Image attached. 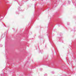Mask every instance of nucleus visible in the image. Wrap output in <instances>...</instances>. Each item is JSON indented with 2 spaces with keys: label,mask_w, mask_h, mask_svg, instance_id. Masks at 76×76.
<instances>
[{
  "label": "nucleus",
  "mask_w": 76,
  "mask_h": 76,
  "mask_svg": "<svg viewBox=\"0 0 76 76\" xmlns=\"http://www.w3.org/2000/svg\"><path fill=\"white\" fill-rule=\"evenodd\" d=\"M57 39H60V37H57Z\"/></svg>",
  "instance_id": "6"
},
{
  "label": "nucleus",
  "mask_w": 76,
  "mask_h": 76,
  "mask_svg": "<svg viewBox=\"0 0 76 76\" xmlns=\"http://www.w3.org/2000/svg\"><path fill=\"white\" fill-rule=\"evenodd\" d=\"M1 76H8L6 74H5L3 73L1 74Z\"/></svg>",
  "instance_id": "1"
},
{
  "label": "nucleus",
  "mask_w": 76,
  "mask_h": 76,
  "mask_svg": "<svg viewBox=\"0 0 76 76\" xmlns=\"http://www.w3.org/2000/svg\"><path fill=\"white\" fill-rule=\"evenodd\" d=\"M41 52V50H40V52Z\"/></svg>",
  "instance_id": "9"
},
{
  "label": "nucleus",
  "mask_w": 76,
  "mask_h": 76,
  "mask_svg": "<svg viewBox=\"0 0 76 76\" xmlns=\"http://www.w3.org/2000/svg\"><path fill=\"white\" fill-rule=\"evenodd\" d=\"M72 3H73V2H72Z\"/></svg>",
  "instance_id": "10"
},
{
  "label": "nucleus",
  "mask_w": 76,
  "mask_h": 76,
  "mask_svg": "<svg viewBox=\"0 0 76 76\" xmlns=\"http://www.w3.org/2000/svg\"><path fill=\"white\" fill-rule=\"evenodd\" d=\"M18 10H20V9H19V8H18Z\"/></svg>",
  "instance_id": "8"
},
{
  "label": "nucleus",
  "mask_w": 76,
  "mask_h": 76,
  "mask_svg": "<svg viewBox=\"0 0 76 76\" xmlns=\"http://www.w3.org/2000/svg\"><path fill=\"white\" fill-rule=\"evenodd\" d=\"M67 25H69V23H67Z\"/></svg>",
  "instance_id": "7"
},
{
  "label": "nucleus",
  "mask_w": 76,
  "mask_h": 76,
  "mask_svg": "<svg viewBox=\"0 0 76 76\" xmlns=\"http://www.w3.org/2000/svg\"><path fill=\"white\" fill-rule=\"evenodd\" d=\"M68 2V4H70V1H69Z\"/></svg>",
  "instance_id": "4"
},
{
  "label": "nucleus",
  "mask_w": 76,
  "mask_h": 76,
  "mask_svg": "<svg viewBox=\"0 0 76 76\" xmlns=\"http://www.w3.org/2000/svg\"><path fill=\"white\" fill-rule=\"evenodd\" d=\"M56 54H57V53H56Z\"/></svg>",
  "instance_id": "11"
},
{
  "label": "nucleus",
  "mask_w": 76,
  "mask_h": 76,
  "mask_svg": "<svg viewBox=\"0 0 76 76\" xmlns=\"http://www.w3.org/2000/svg\"><path fill=\"white\" fill-rule=\"evenodd\" d=\"M18 3L19 4V5L20 6H22V4H21V3L20 2L19 3V2H18Z\"/></svg>",
  "instance_id": "2"
},
{
  "label": "nucleus",
  "mask_w": 76,
  "mask_h": 76,
  "mask_svg": "<svg viewBox=\"0 0 76 76\" xmlns=\"http://www.w3.org/2000/svg\"><path fill=\"white\" fill-rule=\"evenodd\" d=\"M44 75L45 76H47V74H45Z\"/></svg>",
  "instance_id": "5"
},
{
  "label": "nucleus",
  "mask_w": 76,
  "mask_h": 76,
  "mask_svg": "<svg viewBox=\"0 0 76 76\" xmlns=\"http://www.w3.org/2000/svg\"><path fill=\"white\" fill-rule=\"evenodd\" d=\"M0 47H3V45H0Z\"/></svg>",
  "instance_id": "3"
}]
</instances>
